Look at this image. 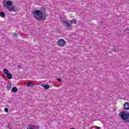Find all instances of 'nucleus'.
<instances>
[{
	"label": "nucleus",
	"instance_id": "f257e3e1",
	"mask_svg": "<svg viewBox=\"0 0 129 129\" xmlns=\"http://www.w3.org/2000/svg\"><path fill=\"white\" fill-rule=\"evenodd\" d=\"M31 14L33 15L34 19L37 21H45V19L43 17L44 13L41 10H35L31 11Z\"/></svg>",
	"mask_w": 129,
	"mask_h": 129
},
{
	"label": "nucleus",
	"instance_id": "f03ea898",
	"mask_svg": "<svg viewBox=\"0 0 129 129\" xmlns=\"http://www.w3.org/2000/svg\"><path fill=\"white\" fill-rule=\"evenodd\" d=\"M118 116L121 117V119L123 120V122L126 123L129 122V112H126L125 111H122L118 114Z\"/></svg>",
	"mask_w": 129,
	"mask_h": 129
},
{
	"label": "nucleus",
	"instance_id": "7ed1b4c3",
	"mask_svg": "<svg viewBox=\"0 0 129 129\" xmlns=\"http://www.w3.org/2000/svg\"><path fill=\"white\" fill-rule=\"evenodd\" d=\"M3 5L4 6V9L8 8V7H12L13 6V2L11 1H8L6 2H3Z\"/></svg>",
	"mask_w": 129,
	"mask_h": 129
},
{
	"label": "nucleus",
	"instance_id": "20e7f679",
	"mask_svg": "<svg viewBox=\"0 0 129 129\" xmlns=\"http://www.w3.org/2000/svg\"><path fill=\"white\" fill-rule=\"evenodd\" d=\"M66 44V41L63 39H60L57 42V45L59 47H64Z\"/></svg>",
	"mask_w": 129,
	"mask_h": 129
},
{
	"label": "nucleus",
	"instance_id": "39448f33",
	"mask_svg": "<svg viewBox=\"0 0 129 129\" xmlns=\"http://www.w3.org/2000/svg\"><path fill=\"white\" fill-rule=\"evenodd\" d=\"M63 24L66 28H70L71 29H72V24H70V23H68V22L66 20L63 21Z\"/></svg>",
	"mask_w": 129,
	"mask_h": 129
},
{
	"label": "nucleus",
	"instance_id": "423d86ee",
	"mask_svg": "<svg viewBox=\"0 0 129 129\" xmlns=\"http://www.w3.org/2000/svg\"><path fill=\"white\" fill-rule=\"evenodd\" d=\"M27 129H40V127L38 125H35L34 124H29Z\"/></svg>",
	"mask_w": 129,
	"mask_h": 129
},
{
	"label": "nucleus",
	"instance_id": "0eeeda50",
	"mask_svg": "<svg viewBox=\"0 0 129 129\" xmlns=\"http://www.w3.org/2000/svg\"><path fill=\"white\" fill-rule=\"evenodd\" d=\"M8 10L9 12H17V11L15 10V6H12V7H7V8H6Z\"/></svg>",
	"mask_w": 129,
	"mask_h": 129
},
{
	"label": "nucleus",
	"instance_id": "6e6552de",
	"mask_svg": "<svg viewBox=\"0 0 129 129\" xmlns=\"http://www.w3.org/2000/svg\"><path fill=\"white\" fill-rule=\"evenodd\" d=\"M124 109H125L126 110H129V103L128 102H125L124 104Z\"/></svg>",
	"mask_w": 129,
	"mask_h": 129
},
{
	"label": "nucleus",
	"instance_id": "1a4fd4ad",
	"mask_svg": "<svg viewBox=\"0 0 129 129\" xmlns=\"http://www.w3.org/2000/svg\"><path fill=\"white\" fill-rule=\"evenodd\" d=\"M41 86L43 87V88H45V89H49V88H50V85L48 84H41Z\"/></svg>",
	"mask_w": 129,
	"mask_h": 129
},
{
	"label": "nucleus",
	"instance_id": "9d476101",
	"mask_svg": "<svg viewBox=\"0 0 129 129\" xmlns=\"http://www.w3.org/2000/svg\"><path fill=\"white\" fill-rule=\"evenodd\" d=\"M12 87V83H9L7 85V90L10 91L11 90V88Z\"/></svg>",
	"mask_w": 129,
	"mask_h": 129
},
{
	"label": "nucleus",
	"instance_id": "9b49d317",
	"mask_svg": "<svg viewBox=\"0 0 129 129\" xmlns=\"http://www.w3.org/2000/svg\"><path fill=\"white\" fill-rule=\"evenodd\" d=\"M18 91V88L16 87H14L12 88V92H14V93H16Z\"/></svg>",
	"mask_w": 129,
	"mask_h": 129
},
{
	"label": "nucleus",
	"instance_id": "f8f14e48",
	"mask_svg": "<svg viewBox=\"0 0 129 129\" xmlns=\"http://www.w3.org/2000/svg\"><path fill=\"white\" fill-rule=\"evenodd\" d=\"M7 75V78H8V79H12L13 78V75H12V74L9 73Z\"/></svg>",
	"mask_w": 129,
	"mask_h": 129
},
{
	"label": "nucleus",
	"instance_id": "ddd939ff",
	"mask_svg": "<svg viewBox=\"0 0 129 129\" xmlns=\"http://www.w3.org/2000/svg\"><path fill=\"white\" fill-rule=\"evenodd\" d=\"M0 14H1V17L2 18H6V14H5V12H1L0 13Z\"/></svg>",
	"mask_w": 129,
	"mask_h": 129
},
{
	"label": "nucleus",
	"instance_id": "4468645a",
	"mask_svg": "<svg viewBox=\"0 0 129 129\" xmlns=\"http://www.w3.org/2000/svg\"><path fill=\"white\" fill-rule=\"evenodd\" d=\"M3 72L4 74H6V75H7L9 74V70H8V69H5L3 71Z\"/></svg>",
	"mask_w": 129,
	"mask_h": 129
},
{
	"label": "nucleus",
	"instance_id": "2eb2a0df",
	"mask_svg": "<svg viewBox=\"0 0 129 129\" xmlns=\"http://www.w3.org/2000/svg\"><path fill=\"white\" fill-rule=\"evenodd\" d=\"M77 22V20H76V19H73L71 21V23L72 24V23H74V24H76Z\"/></svg>",
	"mask_w": 129,
	"mask_h": 129
},
{
	"label": "nucleus",
	"instance_id": "dca6fc26",
	"mask_svg": "<svg viewBox=\"0 0 129 129\" xmlns=\"http://www.w3.org/2000/svg\"><path fill=\"white\" fill-rule=\"evenodd\" d=\"M35 85L33 83H28L27 84V87H30V86H34Z\"/></svg>",
	"mask_w": 129,
	"mask_h": 129
},
{
	"label": "nucleus",
	"instance_id": "f3484780",
	"mask_svg": "<svg viewBox=\"0 0 129 129\" xmlns=\"http://www.w3.org/2000/svg\"><path fill=\"white\" fill-rule=\"evenodd\" d=\"M112 52H115L116 53H117V51H118V49H116L115 48H114L112 50Z\"/></svg>",
	"mask_w": 129,
	"mask_h": 129
},
{
	"label": "nucleus",
	"instance_id": "a211bd4d",
	"mask_svg": "<svg viewBox=\"0 0 129 129\" xmlns=\"http://www.w3.org/2000/svg\"><path fill=\"white\" fill-rule=\"evenodd\" d=\"M5 111L6 112H9V109L8 108H5Z\"/></svg>",
	"mask_w": 129,
	"mask_h": 129
},
{
	"label": "nucleus",
	"instance_id": "6ab92c4d",
	"mask_svg": "<svg viewBox=\"0 0 129 129\" xmlns=\"http://www.w3.org/2000/svg\"><path fill=\"white\" fill-rule=\"evenodd\" d=\"M57 80L59 82H62V80L61 79H57Z\"/></svg>",
	"mask_w": 129,
	"mask_h": 129
},
{
	"label": "nucleus",
	"instance_id": "aec40b11",
	"mask_svg": "<svg viewBox=\"0 0 129 129\" xmlns=\"http://www.w3.org/2000/svg\"><path fill=\"white\" fill-rule=\"evenodd\" d=\"M13 35H14V37H18V34H17L16 33H14Z\"/></svg>",
	"mask_w": 129,
	"mask_h": 129
},
{
	"label": "nucleus",
	"instance_id": "412c9836",
	"mask_svg": "<svg viewBox=\"0 0 129 129\" xmlns=\"http://www.w3.org/2000/svg\"><path fill=\"white\" fill-rule=\"evenodd\" d=\"M95 128H100V127H98V126H96Z\"/></svg>",
	"mask_w": 129,
	"mask_h": 129
},
{
	"label": "nucleus",
	"instance_id": "4be33fe9",
	"mask_svg": "<svg viewBox=\"0 0 129 129\" xmlns=\"http://www.w3.org/2000/svg\"><path fill=\"white\" fill-rule=\"evenodd\" d=\"M18 69H19V68L21 69V68H22V67H21V66H18Z\"/></svg>",
	"mask_w": 129,
	"mask_h": 129
},
{
	"label": "nucleus",
	"instance_id": "5701e85b",
	"mask_svg": "<svg viewBox=\"0 0 129 129\" xmlns=\"http://www.w3.org/2000/svg\"><path fill=\"white\" fill-rule=\"evenodd\" d=\"M9 128L12 129V128H11V126H9Z\"/></svg>",
	"mask_w": 129,
	"mask_h": 129
}]
</instances>
